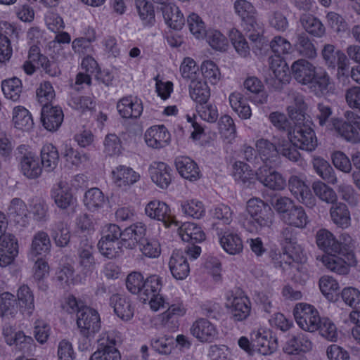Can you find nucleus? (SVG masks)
<instances>
[{
	"label": "nucleus",
	"mask_w": 360,
	"mask_h": 360,
	"mask_svg": "<svg viewBox=\"0 0 360 360\" xmlns=\"http://www.w3.org/2000/svg\"><path fill=\"white\" fill-rule=\"evenodd\" d=\"M229 103L233 110L242 119H249L251 117V109L240 93H232L229 96Z\"/></svg>",
	"instance_id": "53"
},
{
	"label": "nucleus",
	"mask_w": 360,
	"mask_h": 360,
	"mask_svg": "<svg viewBox=\"0 0 360 360\" xmlns=\"http://www.w3.org/2000/svg\"><path fill=\"white\" fill-rule=\"evenodd\" d=\"M201 72L205 79L212 84H217L220 79V71L217 65L212 60H206L202 63Z\"/></svg>",
	"instance_id": "63"
},
{
	"label": "nucleus",
	"mask_w": 360,
	"mask_h": 360,
	"mask_svg": "<svg viewBox=\"0 0 360 360\" xmlns=\"http://www.w3.org/2000/svg\"><path fill=\"white\" fill-rule=\"evenodd\" d=\"M244 87L252 94V100L257 104L266 103L268 95L262 82L256 77H250L244 82Z\"/></svg>",
	"instance_id": "37"
},
{
	"label": "nucleus",
	"mask_w": 360,
	"mask_h": 360,
	"mask_svg": "<svg viewBox=\"0 0 360 360\" xmlns=\"http://www.w3.org/2000/svg\"><path fill=\"white\" fill-rule=\"evenodd\" d=\"M189 94L191 98L199 104H206L210 96V91L206 82L201 79L191 80Z\"/></svg>",
	"instance_id": "41"
},
{
	"label": "nucleus",
	"mask_w": 360,
	"mask_h": 360,
	"mask_svg": "<svg viewBox=\"0 0 360 360\" xmlns=\"http://www.w3.org/2000/svg\"><path fill=\"white\" fill-rule=\"evenodd\" d=\"M282 221L287 225L299 229H304L309 221L304 208L296 205L283 216Z\"/></svg>",
	"instance_id": "40"
},
{
	"label": "nucleus",
	"mask_w": 360,
	"mask_h": 360,
	"mask_svg": "<svg viewBox=\"0 0 360 360\" xmlns=\"http://www.w3.org/2000/svg\"><path fill=\"white\" fill-rule=\"evenodd\" d=\"M295 47L297 51L304 57L312 59L317 55L314 44L304 32L297 34Z\"/></svg>",
	"instance_id": "48"
},
{
	"label": "nucleus",
	"mask_w": 360,
	"mask_h": 360,
	"mask_svg": "<svg viewBox=\"0 0 360 360\" xmlns=\"http://www.w3.org/2000/svg\"><path fill=\"white\" fill-rule=\"evenodd\" d=\"M235 12L241 18L242 26L247 37L252 43L253 52L257 54L266 47L268 39L264 36L262 26L256 19V10L252 4L246 0H237L234 3Z\"/></svg>",
	"instance_id": "1"
},
{
	"label": "nucleus",
	"mask_w": 360,
	"mask_h": 360,
	"mask_svg": "<svg viewBox=\"0 0 360 360\" xmlns=\"http://www.w3.org/2000/svg\"><path fill=\"white\" fill-rule=\"evenodd\" d=\"M246 210L250 215L244 227L250 233H259L273 224L274 214L270 206L259 198H253L247 202Z\"/></svg>",
	"instance_id": "3"
},
{
	"label": "nucleus",
	"mask_w": 360,
	"mask_h": 360,
	"mask_svg": "<svg viewBox=\"0 0 360 360\" xmlns=\"http://www.w3.org/2000/svg\"><path fill=\"white\" fill-rule=\"evenodd\" d=\"M20 172L29 179H36L42 173V166L37 155L26 145L19 146L15 152Z\"/></svg>",
	"instance_id": "6"
},
{
	"label": "nucleus",
	"mask_w": 360,
	"mask_h": 360,
	"mask_svg": "<svg viewBox=\"0 0 360 360\" xmlns=\"http://www.w3.org/2000/svg\"><path fill=\"white\" fill-rule=\"evenodd\" d=\"M146 214L150 219L162 221L166 226L171 221V210L164 202L154 200L150 201L145 207Z\"/></svg>",
	"instance_id": "27"
},
{
	"label": "nucleus",
	"mask_w": 360,
	"mask_h": 360,
	"mask_svg": "<svg viewBox=\"0 0 360 360\" xmlns=\"http://www.w3.org/2000/svg\"><path fill=\"white\" fill-rule=\"evenodd\" d=\"M187 23L191 32L198 39L204 37L207 32L204 22L195 13L189 15Z\"/></svg>",
	"instance_id": "64"
},
{
	"label": "nucleus",
	"mask_w": 360,
	"mask_h": 360,
	"mask_svg": "<svg viewBox=\"0 0 360 360\" xmlns=\"http://www.w3.org/2000/svg\"><path fill=\"white\" fill-rule=\"evenodd\" d=\"M229 37L238 54L243 57H247L250 54V46L244 36L239 31L236 30H231Z\"/></svg>",
	"instance_id": "61"
},
{
	"label": "nucleus",
	"mask_w": 360,
	"mask_h": 360,
	"mask_svg": "<svg viewBox=\"0 0 360 360\" xmlns=\"http://www.w3.org/2000/svg\"><path fill=\"white\" fill-rule=\"evenodd\" d=\"M6 342L9 345H15L18 349L29 351L34 344L31 336L26 335L22 331H18L13 335L6 334Z\"/></svg>",
	"instance_id": "55"
},
{
	"label": "nucleus",
	"mask_w": 360,
	"mask_h": 360,
	"mask_svg": "<svg viewBox=\"0 0 360 360\" xmlns=\"http://www.w3.org/2000/svg\"><path fill=\"white\" fill-rule=\"evenodd\" d=\"M277 148L283 157L288 158L290 161L297 162L300 158L301 155L297 149L295 148V145H293V141L290 140L289 135L288 134V139H279L276 143Z\"/></svg>",
	"instance_id": "51"
},
{
	"label": "nucleus",
	"mask_w": 360,
	"mask_h": 360,
	"mask_svg": "<svg viewBox=\"0 0 360 360\" xmlns=\"http://www.w3.org/2000/svg\"><path fill=\"white\" fill-rule=\"evenodd\" d=\"M51 243L49 236L43 231L37 232L32 238L30 256L32 259L37 256L44 257L50 252Z\"/></svg>",
	"instance_id": "31"
},
{
	"label": "nucleus",
	"mask_w": 360,
	"mask_h": 360,
	"mask_svg": "<svg viewBox=\"0 0 360 360\" xmlns=\"http://www.w3.org/2000/svg\"><path fill=\"white\" fill-rule=\"evenodd\" d=\"M217 234L221 246L227 253L236 255L243 251V241L238 233L226 230L220 231Z\"/></svg>",
	"instance_id": "25"
},
{
	"label": "nucleus",
	"mask_w": 360,
	"mask_h": 360,
	"mask_svg": "<svg viewBox=\"0 0 360 360\" xmlns=\"http://www.w3.org/2000/svg\"><path fill=\"white\" fill-rule=\"evenodd\" d=\"M27 212L25 203L18 198L11 200L7 209V214L11 219L22 226H25L27 223Z\"/></svg>",
	"instance_id": "35"
},
{
	"label": "nucleus",
	"mask_w": 360,
	"mask_h": 360,
	"mask_svg": "<svg viewBox=\"0 0 360 360\" xmlns=\"http://www.w3.org/2000/svg\"><path fill=\"white\" fill-rule=\"evenodd\" d=\"M1 88L7 98L16 101L22 93V82L20 79L13 77L3 81Z\"/></svg>",
	"instance_id": "56"
},
{
	"label": "nucleus",
	"mask_w": 360,
	"mask_h": 360,
	"mask_svg": "<svg viewBox=\"0 0 360 360\" xmlns=\"http://www.w3.org/2000/svg\"><path fill=\"white\" fill-rule=\"evenodd\" d=\"M258 153L264 165L279 167L281 159L276 144L266 139H259L255 143Z\"/></svg>",
	"instance_id": "14"
},
{
	"label": "nucleus",
	"mask_w": 360,
	"mask_h": 360,
	"mask_svg": "<svg viewBox=\"0 0 360 360\" xmlns=\"http://www.w3.org/2000/svg\"><path fill=\"white\" fill-rule=\"evenodd\" d=\"M293 314L297 323L302 330L311 333L318 330L322 318L314 306L298 303L294 308Z\"/></svg>",
	"instance_id": "8"
},
{
	"label": "nucleus",
	"mask_w": 360,
	"mask_h": 360,
	"mask_svg": "<svg viewBox=\"0 0 360 360\" xmlns=\"http://www.w3.org/2000/svg\"><path fill=\"white\" fill-rule=\"evenodd\" d=\"M169 268L172 276L176 280L185 279L190 272L187 257L179 250L172 252L169 261Z\"/></svg>",
	"instance_id": "23"
},
{
	"label": "nucleus",
	"mask_w": 360,
	"mask_h": 360,
	"mask_svg": "<svg viewBox=\"0 0 360 360\" xmlns=\"http://www.w3.org/2000/svg\"><path fill=\"white\" fill-rule=\"evenodd\" d=\"M110 304L114 309L115 313L122 320L127 321L134 316V308L128 297L114 294L110 298Z\"/></svg>",
	"instance_id": "22"
},
{
	"label": "nucleus",
	"mask_w": 360,
	"mask_h": 360,
	"mask_svg": "<svg viewBox=\"0 0 360 360\" xmlns=\"http://www.w3.org/2000/svg\"><path fill=\"white\" fill-rule=\"evenodd\" d=\"M345 120L340 118H333L330 121L331 129L345 141L357 143L360 141L359 131H360V116L353 111H346L344 114Z\"/></svg>",
	"instance_id": "4"
},
{
	"label": "nucleus",
	"mask_w": 360,
	"mask_h": 360,
	"mask_svg": "<svg viewBox=\"0 0 360 360\" xmlns=\"http://www.w3.org/2000/svg\"><path fill=\"white\" fill-rule=\"evenodd\" d=\"M312 190L321 200L328 204L337 202L338 196L335 191L321 181H314L311 186Z\"/></svg>",
	"instance_id": "54"
},
{
	"label": "nucleus",
	"mask_w": 360,
	"mask_h": 360,
	"mask_svg": "<svg viewBox=\"0 0 360 360\" xmlns=\"http://www.w3.org/2000/svg\"><path fill=\"white\" fill-rule=\"evenodd\" d=\"M330 209V215L332 221L338 227L345 229L350 225V212L347 206L342 202L332 204Z\"/></svg>",
	"instance_id": "38"
},
{
	"label": "nucleus",
	"mask_w": 360,
	"mask_h": 360,
	"mask_svg": "<svg viewBox=\"0 0 360 360\" xmlns=\"http://www.w3.org/2000/svg\"><path fill=\"white\" fill-rule=\"evenodd\" d=\"M114 183L119 187H127L137 182L140 175L131 168L120 165L112 172Z\"/></svg>",
	"instance_id": "28"
},
{
	"label": "nucleus",
	"mask_w": 360,
	"mask_h": 360,
	"mask_svg": "<svg viewBox=\"0 0 360 360\" xmlns=\"http://www.w3.org/2000/svg\"><path fill=\"white\" fill-rule=\"evenodd\" d=\"M163 16L166 23L174 30H181L185 23L183 14L175 5L166 6L163 10Z\"/></svg>",
	"instance_id": "49"
},
{
	"label": "nucleus",
	"mask_w": 360,
	"mask_h": 360,
	"mask_svg": "<svg viewBox=\"0 0 360 360\" xmlns=\"http://www.w3.org/2000/svg\"><path fill=\"white\" fill-rule=\"evenodd\" d=\"M207 41L215 50L225 51L228 46L226 37L219 31L209 30L205 34Z\"/></svg>",
	"instance_id": "62"
},
{
	"label": "nucleus",
	"mask_w": 360,
	"mask_h": 360,
	"mask_svg": "<svg viewBox=\"0 0 360 360\" xmlns=\"http://www.w3.org/2000/svg\"><path fill=\"white\" fill-rule=\"evenodd\" d=\"M190 330L191 334L202 342H212L218 337L217 328L206 319L196 320Z\"/></svg>",
	"instance_id": "17"
},
{
	"label": "nucleus",
	"mask_w": 360,
	"mask_h": 360,
	"mask_svg": "<svg viewBox=\"0 0 360 360\" xmlns=\"http://www.w3.org/2000/svg\"><path fill=\"white\" fill-rule=\"evenodd\" d=\"M288 187L294 197L308 207L316 205V199L304 180L298 176L292 175L288 179Z\"/></svg>",
	"instance_id": "12"
},
{
	"label": "nucleus",
	"mask_w": 360,
	"mask_h": 360,
	"mask_svg": "<svg viewBox=\"0 0 360 360\" xmlns=\"http://www.w3.org/2000/svg\"><path fill=\"white\" fill-rule=\"evenodd\" d=\"M347 250L345 249L344 254H328L322 257V262L324 266L331 271L338 274L345 275L349 271L348 266L346 262L340 256L345 255Z\"/></svg>",
	"instance_id": "45"
},
{
	"label": "nucleus",
	"mask_w": 360,
	"mask_h": 360,
	"mask_svg": "<svg viewBox=\"0 0 360 360\" xmlns=\"http://www.w3.org/2000/svg\"><path fill=\"white\" fill-rule=\"evenodd\" d=\"M17 298L20 311L30 316L34 309V297L32 290L27 285H22L17 291Z\"/></svg>",
	"instance_id": "39"
},
{
	"label": "nucleus",
	"mask_w": 360,
	"mask_h": 360,
	"mask_svg": "<svg viewBox=\"0 0 360 360\" xmlns=\"http://www.w3.org/2000/svg\"><path fill=\"white\" fill-rule=\"evenodd\" d=\"M62 155L68 164L74 166H78L89 159L86 154H82L66 143L63 145Z\"/></svg>",
	"instance_id": "59"
},
{
	"label": "nucleus",
	"mask_w": 360,
	"mask_h": 360,
	"mask_svg": "<svg viewBox=\"0 0 360 360\" xmlns=\"http://www.w3.org/2000/svg\"><path fill=\"white\" fill-rule=\"evenodd\" d=\"M12 120L15 127L22 131H29L34 125L30 112L22 106L13 108Z\"/></svg>",
	"instance_id": "46"
},
{
	"label": "nucleus",
	"mask_w": 360,
	"mask_h": 360,
	"mask_svg": "<svg viewBox=\"0 0 360 360\" xmlns=\"http://www.w3.org/2000/svg\"><path fill=\"white\" fill-rule=\"evenodd\" d=\"M162 288L161 278L158 275L148 276L143 283L142 292L140 298L143 302H146L150 297L159 294Z\"/></svg>",
	"instance_id": "50"
},
{
	"label": "nucleus",
	"mask_w": 360,
	"mask_h": 360,
	"mask_svg": "<svg viewBox=\"0 0 360 360\" xmlns=\"http://www.w3.org/2000/svg\"><path fill=\"white\" fill-rule=\"evenodd\" d=\"M78 262L84 274H91L96 268V260L93 255V248L86 244L78 250Z\"/></svg>",
	"instance_id": "44"
},
{
	"label": "nucleus",
	"mask_w": 360,
	"mask_h": 360,
	"mask_svg": "<svg viewBox=\"0 0 360 360\" xmlns=\"http://www.w3.org/2000/svg\"><path fill=\"white\" fill-rule=\"evenodd\" d=\"M270 47L274 53L276 54V58H269V67L273 72L272 77L282 81V77L285 75L284 71L280 70L281 60L280 56L288 54L290 52L292 46L290 41L281 36L275 37L270 42Z\"/></svg>",
	"instance_id": "9"
},
{
	"label": "nucleus",
	"mask_w": 360,
	"mask_h": 360,
	"mask_svg": "<svg viewBox=\"0 0 360 360\" xmlns=\"http://www.w3.org/2000/svg\"><path fill=\"white\" fill-rule=\"evenodd\" d=\"M116 340L107 338L99 342L97 349L91 354L89 360H121L120 351L115 347Z\"/></svg>",
	"instance_id": "26"
},
{
	"label": "nucleus",
	"mask_w": 360,
	"mask_h": 360,
	"mask_svg": "<svg viewBox=\"0 0 360 360\" xmlns=\"http://www.w3.org/2000/svg\"><path fill=\"white\" fill-rule=\"evenodd\" d=\"M105 201L103 193L98 188H91L85 193L84 202L89 210L94 211L103 207Z\"/></svg>",
	"instance_id": "58"
},
{
	"label": "nucleus",
	"mask_w": 360,
	"mask_h": 360,
	"mask_svg": "<svg viewBox=\"0 0 360 360\" xmlns=\"http://www.w3.org/2000/svg\"><path fill=\"white\" fill-rule=\"evenodd\" d=\"M345 54L340 50L336 49L331 44H325L321 50V56L324 64L328 68L335 70L338 60L344 58Z\"/></svg>",
	"instance_id": "52"
},
{
	"label": "nucleus",
	"mask_w": 360,
	"mask_h": 360,
	"mask_svg": "<svg viewBox=\"0 0 360 360\" xmlns=\"http://www.w3.org/2000/svg\"><path fill=\"white\" fill-rule=\"evenodd\" d=\"M319 248L328 254H344L345 245L336 240L334 235L326 229L319 230L316 236Z\"/></svg>",
	"instance_id": "18"
},
{
	"label": "nucleus",
	"mask_w": 360,
	"mask_h": 360,
	"mask_svg": "<svg viewBox=\"0 0 360 360\" xmlns=\"http://www.w3.org/2000/svg\"><path fill=\"white\" fill-rule=\"evenodd\" d=\"M175 165L179 174L184 179L190 181H196L200 179L199 168L197 164L190 158L185 156L176 158Z\"/></svg>",
	"instance_id": "29"
},
{
	"label": "nucleus",
	"mask_w": 360,
	"mask_h": 360,
	"mask_svg": "<svg viewBox=\"0 0 360 360\" xmlns=\"http://www.w3.org/2000/svg\"><path fill=\"white\" fill-rule=\"evenodd\" d=\"M179 233L184 241L192 244L201 243L205 239V234L201 227L191 222L184 223L179 229Z\"/></svg>",
	"instance_id": "33"
},
{
	"label": "nucleus",
	"mask_w": 360,
	"mask_h": 360,
	"mask_svg": "<svg viewBox=\"0 0 360 360\" xmlns=\"http://www.w3.org/2000/svg\"><path fill=\"white\" fill-rule=\"evenodd\" d=\"M150 178L159 188H167L172 182V169L162 162H153L148 169Z\"/></svg>",
	"instance_id": "20"
},
{
	"label": "nucleus",
	"mask_w": 360,
	"mask_h": 360,
	"mask_svg": "<svg viewBox=\"0 0 360 360\" xmlns=\"http://www.w3.org/2000/svg\"><path fill=\"white\" fill-rule=\"evenodd\" d=\"M292 77L304 85L312 84L316 77V67L305 59H299L291 65Z\"/></svg>",
	"instance_id": "16"
},
{
	"label": "nucleus",
	"mask_w": 360,
	"mask_h": 360,
	"mask_svg": "<svg viewBox=\"0 0 360 360\" xmlns=\"http://www.w3.org/2000/svg\"><path fill=\"white\" fill-rule=\"evenodd\" d=\"M52 198L55 203L61 209H66L73 203V197L72 193L62 187L60 183L56 188L52 191Z\"/></svg>",
	"instance_id": "60"
},
{
	"label": "nucleus",
	"mask_w": 360,
	"mask_h": 360,
	"mask_svg": "<svg viewBox=\"0 0 360 360\" xmlns=\"http://www.w3.org/2000/svg\"><path fill=\"white\" fill-rule=\"evenodd\" d=\"M136 6L143 25L152 26L155 20L153 5L146 0H136Z\"/></svg>",
	"instance_id": "57"
},
{
	"label": "nucleus",
	"mask_w": 360,
	"mask_h": 360,
	"mask_svg": "<svg viewBox=\"0 0 360 360\" xmlns=\"http://www.w3.org/2000/svg\"><path fill=\"white\" fill-rule=\"evenodd\" d=\"M117 109L123 118L136 119L141 116L143 112L142 102L131 96L123 97L118 101Z\"/></svg>",
	"instance_id": "21"
},
{
	"label": "nucleus",
	"mask_w": 360,
	"mask_h": 360,
	"mask_svg": "<svg viewBox=\"0 0 360 360\" xmlns=\"http://www.w3.org/2000/svg\"><path fill=\"white\" fill-rule=\"evenodd\" d=\"M169 139L170 134L163 125L153 126L145 133V141L153 148H164L169 143Z\"/></svg>",
	"instance_id": "24"
},
{
	"label": "nucleus",
	"mask_w": 360,
	"mask_h": 360,
	"mask_svg": "<svg viewBox=\"0 0 360 360\" xmlns=\"http://www.w3.org/2000/svg\"><path fill=\"white\" fill-rule=\"evenodd\" d=\"M275 166L263 165L256 172L257 179L264 186L274 191L283 190L286 181L283 175L277 172Z\"/></svg>",
	"instance_id": "10"
},
{
	"label": "nucleus",
	"mask_w": 360,
	"mask_h": 360,
	"mask_svg": "<svg viewBox=\"0 0 360 360\" xmlns=\"http://www.w3.org/2000/svg\"><path fill=\"white\" fill-rule=\"evenodd\" d=\"M291 104L288 107V115L292 120L295 121H304L307 105L304 102V96L297 92L289 94Z\"/></svg>",
	"instance_id": "32"
},
{
	"label": "nucleus",
	"mask_w": 360,
	"mask_h": 360,
	"mask_svg": "<svg viewBox=\"0 0 360 360\" xmlns=\"http://www.w3.org/2000/svg\"><path fill=\"white\" fill-rule=\"evenodd\" d=\"M251 306L249 300L245 297H234L232 301L231 314L235 321L245 320L250 314Z\"/></svg>",
	"instance_id": "42"
},
{
	"label": "nucleus",
	"mask_w": 360,
	"mask_h": 360,
	"mask_svg": "<svg viewBox=\"0 0 360 360\" xmlns=\"http://www.w3.org/2000/svg\"><path fill=\"white\" fill-rule=\"evenodd\" d=\"M64 115L60 108L44 104L41 120L45 129L50 131L58 129L63 121Z\"/></svg>",
	"instance_id": "19"
},
{
	"label": "nucleus",
	"mask_w": 360,
	"mask_h": 360,
	"mask_svg": "<svg viewBox=\"0 0 360 360\" xmlns=\"http://www.w3.org/2000/svg\"><path fill=\"white\" fill-rule=\"evenodd\" d=\"M77 325L80 333H96L101 327L98 313L88 307H84L77 314Z\"/></svg>",
	"instance_id": "11"
},
{
	"label": "nucleus",
	"mask_w": 360,
	"mask_h": 360,
	"mask_svg": "<svg viewBox=\"0 0 360 360\" xmlns=\"http://www.w3.org/2000/svg\"><path fill=\"white\" fill-rule=\"evenodd\" d=\"M122 231L115 224L105 225L102 230V237L98 243V248L102 255L113 259L120 255V239Z\"/></svg>",
	"instance_id": "5"
},
{
	"label": "nucleus",
	"mask_w": 360,
	"mask_h": 360,
	"mask_svg": "<svg viewBox=\"0 0 360 360\" xmlns=\"http://www.w3.org/2000/svg\"><path fill=\"white\" fill-rule=\"evenodd\" d=\"M312 349V343L303 333L292 335L288 340L284 348L285 353L288 354H297L300 352H307Z\"/></svg>",
	"instance_id": "30"
},
{
	"label": "nucleus",
	"mask_w": 360,
	"mask_h": 360,
	"mask_svg": "<svg viewBox=\"0 0 360 360\" xmlns=\"http://www.w3.org/2000/svg\"><path fill=\"white\" fill-rule=\"evenodd\" d=\"M51 234L57 246L64 248L68 245L71 234L70 226L66 222H55L51 228Z\"/></svg>",
	"instance_id": "43"
},
{
	"label": "nucleus",
	"mask_w": 360,
	"mask_h": 360,
	"mask_svg": "<svg viewBox=\"0 0 360 360\" xmlns=\"http://www.w3.org/2000/svg\"><path fill=\"white\" fill-rule=\"evenodd\" d=\"M59 160L57 148L51 143L44 145L41 150V164L48 172L56 168Z\"/></svg>",
	"instance_id": "47"
},
{
	"label": "nucleus",
	"mask_w": 360,
	"mask_h": 360,
	"mask_svg": "<svg viewBox=\"0 0 360 360\" xmlns=\"http://www.w3.org/2000/svg\"><path fill=\"white\" fill-rule=\"evenodd\" d=\"M313 168L316 173L324 181L330 184H336L338 178L330 163L321 157H314Z\"/></svg>",
	"instance_id": "36"
},
{
	"label": "nucleus",
	"mask_w": 360,
	"mask_h": 360,
	"mask_svg": "<svg viewBox=\"0 0 360 360\" xmlns=\"http://www.w3.org/2000/svg\"><path fill=\"white\" fill-rule=\"evenodd\" d=\"M292 227L288 225L281 230L278 240L285 252L276 255L272 259L274 266L283 271H286L292 262H298L301 259V247L297 244V233Z\"/></svg>",
	"instance_id": "2"
},
{
	"label": "nucleus",
	"mask_w": 360,
	"mask_h": 360,
	"mask_svg": "<svg viewBox=\"0 0 360 360\" xmlns=\"http://www.w3.org/2000/svg\"><path fill=\"white\" fill-rule=\"evenodd\" d=\"M293 145L302 150L313 151L317 146V139L314 131L309 123L304 121H296L293 129L289 134Z\"/></svg>",
	"instance_id": "7"
},
{
	"label": "nucleus",
	"mask_w": 360,
	"mask_h": 360,
	"mask_svg": "<svg viewBox=\"0 0 360 360\" xmlns=\"http://www.w3.org/2000/svg\"><path fill=\"white\" fill-rule=\"evenodd\" d=\"M18 254V244L15 237L11 233L0 236V266L11 264Z\"/></svg>",
	"instance_id": "15"
},
{
	"label": "nucleus",
	"mask_w": 360,
	"mask_h": 360,
	"mask_svg": "<svg viewBox=\"0 0 360 360\" xmlns=\"http://www.w3.org/2000/svg\"><path fill=\"white\" fill-rule=\"evenodd\" d=\"M252 347L262 355L271 354L278 347V339L270 331H255L250 335Z\"/></svg>",
	"instance_id": "13"
},
{
	"label": "nucleus",
	"mask_w": 360,
	"mask_h": 360,
	"mask_svg": "<svg viewBox=\"0 0 360 360\" xmlns=\"http://www.w3.org/2000/svg\"><path fill=\"white\" fill-rule=\"evenodd\" d=\"M299 21L302 28L315 37H322L326 33V28L321 21L311 14H302Z\"/></svg>",
	"instance_id": "34"
}]
</instances>
